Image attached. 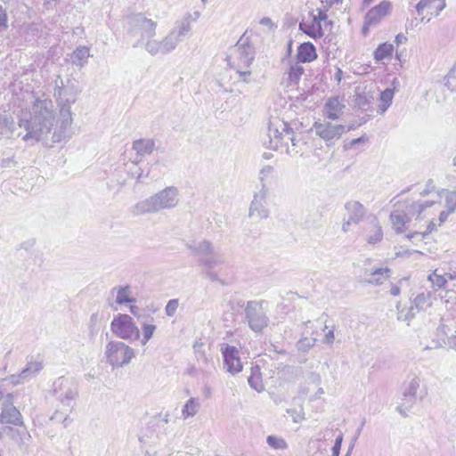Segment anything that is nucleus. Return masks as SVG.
I'll use <instances>...</instances> for the list:
<instances>
[{"mask_svg": "<svg viewBox=\"0 0 456 456\" xmlns=\"http://www.w3.org/2000/svg\"><path fill=\"white\" fill-rule=\"evenodd\" d=\"M27 94L32 107L29 110V117H21L19 125L27 131L22 137L23 141L38 142L46 138L53 128L54 105L52 100L44 94L42 96H36L29 93Z\"/></svg>", "mask_w": 456, "mask_h": 456, "instance_id": "obj_1", "label": "nucleus"}, {"mask_svg": "<svg viewBox=\"0 0 456 456\" xmlns=\"http://www.w3.org/2000/svg\"><path fill=\"white\" fill-rule=\"evenodd\" d=\"M185 247L193 255L205 256L200 260V265L204 268L207 277L211 281H219V274L215 269L226 264L224 255L216 252L213 243L208 240L189 241Z\"/></svg>", "mask_w": 456, "mask_h": 456, "instance_id": "obj_2", "label": "nucleus"}, {"mask_svg": "<svg viewBox=\"0 0 456 456\" xmlns=\"http://www.w3.org/2000/svg\"><path fill=\"white\" fill-rule=\"evenodd\" d=\"M178 196L179 191L177 187H166L145 200L137 202L133 208V213L134 215H146L174 208L179 202Z\"/></svg>", "mask_w": 456, "mask_h": 456, "instance_id": "obj_3", "label": "nucleus"}, {"mask_svg": "<svg viewBox=\"0 0 456 456\" xmlns=\"http://www.w3.org/2000/svg\"><path fill=\"white\" fill-rule=\"evenodd\" d=\"M254 59V47L240 38L233 53L227 57V62L229 67L239 75L241 81L248 83L251 76L250 66Z\"/></svg>", "mask_w": 456, "mask_h": 456, "instance_id": "obj_4", "label": "nucleus"}, {"mask_svg": "<svg viewBox=\"0 0 456 456\" xmlns=\"http://www.w3.org/2000/svg\"><path fill=\"white\" fill-rule=\"evenodd\" d=\"M106 362L113 369L128 365L135 357L133 347L120 340H110L104 349Z\"/></svg>", "mask_w": 456, "mask_h": 456, "instance_id": "obj_5", "label": "nucleus"}, {"mask_svg": "<svg viewBox=\"0 0 456 456\" xmlns=\"http://www.w3.org/2000/svg\"><path fill=\"white\" fill-rule=\"evenodd\" d=\"M53 389L60 405L65 406L67 411H72L78 395L75 381L65 377H60L54 381Z\"/></svg>", "mask_w": 456, "mask_h": 456, "instance_id": "obj_6", "label": "nucleus"}, {"mask_svg": "<svg viewBox=\"0 0 456 456\" xmlns=\"http://www.w3.org/2000/svg\"><path fill=\"white\" fill-rule=\"evenodd\" d=\"M110 330L114 335L123 340L135 341L140 338V330L133 318L125 314H118L110 323Z\"/></svg>", "mask_w": 456, "mask_h": 456, "instance_id": "obj_7", "label": "nucleus"}, {"mask_svg": "<svg viewBox=\"0 0 456 456\" xmlns=\"http://www.w3.org/2000/svg\"><path fill=\"white\" fill-rule=\"evenodd\" d=\"M269 136L272 147L275 150H282L290 146L291 142L296 141V134L284 121L271 123L269 126Z\"/></svg>", "mask_w": 456, "mask_h": 456, "instance_id": "obj_8", "label": "nucleus"}, {"mask_svg": "<svg viewBox=\"0 0 456 456\" xmlns=\"http://www.w3.org/2000/svg\"><path fill=\"white\" fill-rule=\"evenodd\" d=\"M129 34L133 37L140 35L141 40L136 42L134 46H138L143 40L154 37L156 35L157 22L146 18L143 14L138 13L129 19Z\"/></svg>", "mask_w": 456, "mask_h": 456, "instance_id": "obj_9", "label": "nucleus"}, {"mask_svg": "<svg viewBox=\"0 0 456 456\" xmlns=\"http://www.w3.org/2000/svg\"><path fill=\"white\" fill-rule=\"evenodd\" d=\"M327 19V10L317 8L310 12L308 20H303L299 23V30L314 39L322 38L324 36L322 22Z\"/></svg>", "mask_w": 456, "mask_h": 456, "instance_id": "obj_10", "label": "nucleus"}, {"mask_svg": "<svg viewBox=\"0 0 456 456\" xmlns=\"http://www.w3.org/2000/svg\"><path fill=\"white\" fill-rule=\"evenodd\" d=\"M313 129L316 135L325 142L327 146L334 144L346 132V126L334 124L328 120L315 121Z\"/></svg>", "mask_w": 456, "mask_h": 456, "instance_id": "obj_11", "label": "nucleus"}, {"mask_svg": "<svg viewBox=\"0 0 456 456\" xmlns=\"http://www.w3.org/2000/svg\"><path fill=\"white\" fill-rule=\"evenodd\" d=\"M72 112L68 109L59 110L58 119L52 134L53 143L69 141L73 135Z\"/></svg>", "mask_w": 456, "mask_h": 456, "instance_id": "obj_12", "label": "nucleus"}, {"mask_svg": "<svg viewBox=\"0 0 456 456\" xmlns=\"http://www.w3.org/2000/svg\"><path fill=\"white\" fill-rule=\"evenodd\" d=\"M245 314L249 328L255 332H261L269 324V318L260 302H248Z\"/></svg>", "mask_w": 456, "mask_h": 456, "instance_id": "obj_13", "label": "nucleus"}, {"mask_svg": "<svg viewBox=\"0 0 456 456\" xmlns=\"http://www.w3.org/2000/svg\"><path fill=\"white\" fill-rule=\"evenodd\" d=\"M56 86L54 89V97L59 107V110L62 109H68L70 110V107L77 101V94L79 93L77 87L74 83L68 82L64 85L63 80L58 77L55 81Z\"/></svg>", "mask_w": 456, "mask_h": 456, "instance_id": "obj_14", "label": "nucleus"}, {"mask_svg": "<svg viewBox=\"0 0 456 456\" xmlns=\"http://www.w3.org/2000/svg\"><path fill=\"white\" fill-rule=\"evenodd\" d=\"M393 4L388 0H383L376 6L370 8L364 16L362 34L367 36L369 28L378 26L386 17L391 14Z\"/></svg>", "mask_w": 456, "mask_h": 456, "instance_id": "obj_15", "label": "nucleus"}, {"mask_svg": "<svg viewBox=\"0 0 456 456\" xmlns=\"http://www.w3.org/2000/svg\"><path fill=\"white\" fill-rule=\"evenodd\" d=\"M221 353L224 357V368L232 375L240 373L242 369V362L240 357V351L237 347L224 343L221 345Z\"/></svg>", "mask_w": 456, "mask_h": 456, "instance_id": "obj_16", "label": "nucleus"}, {"mask_svg": "<svg viewBox=\"0 0 456 456\" xmlns=\"http://www.w3.org/2000/svg\"><path fill=\"white\" fill-rule=\"evenodd\" d=\"M267 190L262 187L255 192L254 199L249 208V216L256 219H265L269 216V210L266 208Z\"/></svg>", "mask_w": 456, "mask_h": 456, "instance_id": "obj_17", "label": "nucleus"}, {"mask_svg": "<svg viewBox=\"0 0 456 456\" xmlns=\"http://www.w3.org/2000/svg\"><path fill=\"white\" fill-rule=\"evenodd\" d=\"M305 72L302 65L297 61H289L282 78L281 85L287 89H294L297 86L303 74Z\"/></svg>", "mask_w": 456, "mask_h": 456, "instance_id": "obj_18", "label": "nucleus"}, {"mask_svg": "<svg viewBox=\"0 0 456 456\" xmlns=\"http://www.w3.org/2000/svg\"><path fill=\"white\" fill-rule=\"evenodd\" d=\"M12 394H7L5 403L0 414V423L20 426L22 425V417L20 411L12 405Z\"/></svg>", "mask_w": 456, "mask_h": 456, "instance_id": "obj_19", "label": "nucleus"}, {"mask_svg": "<svg viewBox=\"0 0 456 456\" xmlns=\"http://www.w3.org/2000/svg\"><path fill=\"white\" fill-rule=\"evenodd\" d=\"M188 34V24L177 25L164 38V46L167 53L174 51Z\"/></svg>", "mask_w": 456, "mask_h": 456, "instance_id": "obj_20", "label": "nucleus"}, {"mask_svg": "<svg viewBox=\"0 0 456 456\" xmlns=\"http://www.w3.org/2000/svg\"><path fill=\"white\" fill-rule=\"evenodd\" d=\"M369 222L363 226L365 240L369 244H376L383 239V231L378 217L375 215L368 216Z\"/></svg>", "mask_w": 456, "mask_h": 456, "instance_id": "obj_21", "label": "nucleus"}, {"mask_svg": "<svg viewBox=\"0 0 456 456\" xmlns=\"http://www.w3.org/2000/svg\"><path fill=\"white\" fill-rule=\"evenodd\" d=\"M42 369L43 364L41 362H29L27 363L26 368H24L20 374L12 375L1 381H9L12 385L15 386L28 380L36 374H37Z\"/></svg>", "mask_w": 456, "mask_h": 456, "instance_id": "obj_22", "label": "nucleus"}, {"mask_svg": "<svg viewBox=\"0 0 456 456\" xmlns=\"http://www.w3.org/2000/svg\"><path fill=\"white\" fill-rule=\"evenodd\" d=\"M155 149V142L151 139H138L132 144V151L135 152V156L132 159L135 162H141L142 159L151 155Z\"/></svg>", "mask_w": 456, "mask_h": 456, "instance_id": "obj_23", "label": "nucleus"}, {"mask_svg": "<svg viewBox=\"0 0 456 456\" xmlns=\"http://www.w3.org/2000/svg\"><path fill=\"white\" fill-rule=\"evenodd\" d=\"M420 379L416 375L409 376L403 389V401H406L408 405L406 408L411 407L416 401L417 392L420 387Z\"/></svg>", "mask_w": 456, "mask_h": 456, "instance_id": "obj_24", "label": "nucleus"}, {"mask_svg": "<svg viewBox=\"0 0 456 456\" xmlns=\"http://www.w3.org/2000/svg\"><path fill=\"white\" fill-rule=\"evenodd\" d=\"M345 109V104L339 97L329 98L323 107L324 116L331 120H336L340 118Z\"/></svg>", "mask_w": 456, "mask_h": 456, "instance_id": "obj_25", "label": "nucleus"}, {"mask_svg": "<svg viewBox=\"0 0 456 456\" xmlns=\"http://www.w3.org/2000/svg\"><path fill=\"white\" fill-rule=\"evenodd\" d=\"M110 294L115 297V303L118 305L136 302L135 297L133 296L132 287L129 285L115 286L111 289Z\"/></svg>", "mask_w": 456, "mask_h": 456, "instance_id": "obj_26", "label": "nucleus"}, {"mask_svg": "<svg viewBox=\"0 0 456 456\" xmlns=\"http://www.w3.org/2000/svg\"><path fill=\"white\" fill-rule=\"evenodd\" d=\"M345 209L347 212L348 218H350L354 224H359L367 215V208L357 200L346 202Z\"/></svg>", "mask_w": 456, "mask_h": 456, "instance_id": "obj_27", "label": "nucleus"}, {"mask_svg": "<svg viewBox=\"0 0 456 456\" xmlns=\"http://www.w3.org/2000/svg\"><path fill=\"white\" fill-rule=\"evenodd\" d=\"M445 6V0H419L416 5V11L420 15L424 10L428 9L431 15L438 16Z\"/></svg>", "mask_w": 456, "mask_h": 456, "instance_id": "obj_28", "label": "nucleus"}, {"mask_svg": "<svg viewBox=\"0 0 456 456\" xmlns=\"http://www.w3.org/2000/svg\"><path fill=\"white\" fill-rule=\"evenodd\" d=\"M316 58V49L312 43H303L297 47V62H311L314 61Z\"/></svg>", "mask_w": 456, "mask_h": 456, "instance_id": "obj_29", "label": "nucleus"}, {"mask_svg": "<svg viewBox=\"0 0 456 456\" xmlns=\"http://www.w3.org/2000/svg\"><path fill=\"white\" fill-rule=\"evenodd\" d=\"M390 275L391 269L388 267L377 268L370 273L366 282L375 286L381 285L390 277Z\"/></svg>", "mask_w": 456, "mask_h": 456, "instance_id": "obj_30", "label": "nucleus"}, {"mask_svg": "<svg viewBox=\"0 0 456 456\" xmlns=\"http://www.w3.org/2000/svg\"><path fill=\"white\" fill-rule=\"evenodd\" d=\"M374 100L373 93L370 91L360 92L358 89L354 95V105L362 110H368L372 101Z\"/></svg>", "mask_w": 456, "mask_h": 456, "instance_id": "obj_31", "label": "nucleus"}, {"mask_svg": "<svg viewBox=\"0 0 456 456\" xmlns=\"http://www.w3.org/2000/svg\"><path fill=\"white\" fill-rule=\"evenodd\" d=\"M200 409V401L199 398L191 397L186 401L182 409V418L187 419L194 417Z\"/></svg>", "mask_w": 456, "mask_h": 456, "instance_id": "obj_32", "label": "nucleus"}, {"mask_svg": "<svg viewBox=\"0 0 456 456\" xmlns=\"http://www.w3.org/2000/svg\"><path fill=\"white\" fill-rule=\"evenodd\" d=\"M248 382L253 389L257 392H262L265 389V386L262 379V374L259 366H252L251 373L248 379Z\"/></svg>", "mask_w": 456, "mask_h": 456, "instance_id": "obj_33", "label": "nucleus"}, {"mask_svg": "<svg viewBox=\"0 0 456 456\" xmlns=\"http://www.w3.org/2000/svg\"><path fill=\"white\" fill-rule=\"evenodd\" d=\"M390 220L395 232L402 233L404 231L403 227L405 224L409 222V217L405 213L395 210L391 213Z\"/></svg>", "mask_w": 456, "mask_h": 456, "instance_id": "obj_34", "label": "nucleus"}, {"mask_svg": "<svg viewBox=\"0 0 456 456\" xmlns=\"http://www.w3.org/2000/svg\"><path fill=\"white\" fill-rule=\"evenodd\" d=\"M431 297V292L419 293L414 297L411 304L412 305V307L415 308L418 312L426 310L432 305Z\"/></svg>", "mask_w": 456, "mask_h": 456, "instance_id": "obj_35", "label": "nucleus"}, {"mask_svg": "<svg viewBox=\"0 0 456 456\" xmlns=\"http://www.w3.org/2000/svg\"><path fill=\"white\" fill-rule=\"evenodd\" d=\"M145 50L152 56L158 55V54H167L166 48L164 46V41L163 39L159 41L154 39L153 37L149 38L145 42Z\"/></svg>", "mask_w": 456, "mask_h": 456, "instance_id": "obj_36", "label": "nucleus"}, {"mask_svg": "<svg viewBox=\"0 0 456 456\" xmlns=\"http://www.w3.org/2000/svg\"><path fill=\"white\" fill-rule=\"evenodd\" d=\"M435 205L434 201H426V202H412L406 207V215L416 216V218H420L422 213L425 211L427 208Z\"/></svg>", "mask_w": 456, "mask_h": 456, "instance_id": "obj_37", "label": "nucleus"}, {"mask_svg": "<svg viewBox=\"0 0 456 456\" xmlns=\"http://www.w3.org/2000/svg\"><path fill=\"white\" fill-rule=\"evenodd\" d=\"M428 281L431 282L435 290L444 289L447 286L448 277L446 274L438 273L437 269H436L428 274Z\"/></svg>", "mask_w": 456, "mask_h": 456, "instance_id": "obj_38", "label": "nucleus"}, {"mask_svg": "<svg viewBox=\"0 0 456 456\" xmlns=\"http://www.w3.org/2000/svg\"><path fill=\"white\" fill-rule=\"evenodd\" d=\"M90 56V50L86 46L76 48L71 55L72 63L76 66L83 67Z\"/></svg>", "mask_w": 456, "mask_h": 456, "instance_id": "obj_39", "label": "nucleus"}, {"mask_svg": "<svg viewBox=\"0 0 456 456\" xmlns=\"http://www.w3.org/2000/svg\"><path fill=\"white\" fill-rule=\"evenodd\" d=\"M139 163L131 159L130 163L126 164V169L132 178H134L137 183H142L144 178L148 177L149 173L144 175L142 168L138 166Z\"/></svg>", "mask_w": 456, "mask_h": 456, "instance_id": "obj_40", "label": "nucleus"}, {"mask_svg": "<svg viewBox=\"0 0 456 456\" xmlns=\"http://www.w3.org/2000/svg\"><path fill=\"white\" fill-rule=\"evenodd\" d=\"M71 411H67L65 406L58 405L54 413L51 416V419L62 423L64 427H67L71 422V419L69 417Z\"/></svg>", "mask_w": 456, "mask_h": 456, "instance_id": "obj_41", "label": "nucleus"}, {"mask_svg": "<svg viewBox=\"0 0 456 456\" xmlns=\"http://www.w3.org/2000/svg\"><path fill=\"white\" fill-rule=\"evenodd\" d=\"M266 444L276 451H285L289 447L288 443L283 437L274 435H270L266 437Z\"/></svg>", "mask_w": 456, "mask_h": 456, "instance_id": "obj_42", "label": "nucleus"}, {"mask_svg": "<svg viewBox=\"0 0 456 456\" xmlns=\"http://www.w3.org/2000/svg\"><path fill=\"white\" fill-rule=\"evenodd\" d=\"M14 126L12 117L6 111L0 114V133L6 134L12 132Z\"/></svg>", "mask_w": 456, "mask_h": 456, "instance_id": "obj_43", "label": "nucleus"}, {"mask_svg": "<svg viewBox=\"0 0 456 456\" xmlns=\"http://www.w3.org/2000/svg\"><path fill=\"white\" fill-rule=\"evenodd\" d=\"M394 46L391 44L384 43L380 45L374 52V57L377 61H382L390 57L393 53Z\"/></svg>", "mask_w": 456, "mask_h": 456, "instance_id": "obj_44", "label": "nucleus"}, {"mask_svg": "<svg viewBox=\"0 0 456 456\" xmlns=\"http://www.w3.org/2000/svg\"><path fill=\"white\" fill-rule=\"evenodd\" d=\"M394 98V90L393 89H386L380 94V105L379 110L380 113L383 114L388 107L391 105Z\"/></svg>", "mask_w": 456, "mask_h": 456, "instance_id": "obj_45", "label": "nucleus"}, {"mask_svg": "<svg viewBox=\"0 0 456 456\" xmlns=\"http://www.w3.org/2000/svg\"><path fill=\"white\" fill-rule=\"evenodd\" d=\"M401 304L397 303L396 308L398 310L397 319L402 322H409L418 313V311L412 307V305L411 304V306L409 308H403L400 309Z\"/></svg>", "mask_w": 456, "mask_h": 456, "instance_id": "obj_46", "label": "nucleus"}, {"mask_svg": "<svg viewBox=\"0 0 456 456\" xmlns=\"http://www.w3.org/2000/svg\"><path fill=\"white\" fill-rule=\"evenodd\" d=\"M304 145L305 142H303L301 136L296 134V141L291 142L290 146L288 147L287 153L290 156L302 154Z\"/></svg>", "mask_w": 456, "mask_h": 456, "instance_id": "obj_47", "label": "nucleus"}, {"mask_svg": "<svg viewBox=\"0 0 456 456\" xmlns=\"http://www.w3.org/2000/svg\"><path fill=\"white\" fill-rule=\"evenodd\" d=\"M157 327L151 323H144L142 326V338L141 339V344L145 346L148 341L153 337V334L156 330Z\"/></svg>", "mask_w": 456, "mask_h": 456, "instance_id": "obj_48", "label": "nucleus"}, {"mask_svg": "<svg viewBox=\"0 0 456 456\" xmlns=\"http://www.w3.org/2000/svg\"><path fill=\"white\" fill-rule=\"evenodd\" d=\"M444 85L451 91L456 93V67L452 68L444 77Z\"/></svg>", "mask_w": 456, "mask_h": 456, "instance_id": "obj_49", "label": "nucleus"}, {"mask_svg": "<svg viewBox=\"0 0 456 456\" xmlns=\"http://www.w3.org/2000/svg\"><path fill=\"white\" fill-rule=\"evenodd\" d=\"M315 342H316L315 338H301L299 341H297V348L299 351L307 352L311 347H313L314 346Z\"/></svg>", "mask_w": 456, "mask_h": 456, "instance_id": "obj_50", "label": "nucleus"}, {"mask_svg": "<svg viewBox=\"0 0 456 456\" xmlns=\"http://www.w3.org/2000/svg\"><path fill=\"white\" fill-rule=\"evenodd\" d=\"M286 412L290 415L295 423H300L305 419V412L302 407L299 409H287Z\"/></svg>", "mask_w": 456, "mask_h": 456, "instance_id": "obj_51", "label": "nucleus"}, {"mask_svg": "<svg viewBox=\"0 0 456 456\" xmlns=\"http://www.w3.org/2000/svg\"><path fill=\"white\" fill-rule=\"evenodd\" d=\"M178 305H179L178 299L169 300L165 308L166 314L169 317L174 316L178 308Z\"/></svg>", "mask_w": 456, "mask_h": 456, "instance_id": "obj_52", "label": "nucleus"}, {"mask_svg": "<svg viewBox=\"0 0 456 456\" xmlns=\"http://www.w3.org/2000/svg\"><path fill=\"white\" fill-rule=\"evenodd\" d=\"M204 343L201 341V339H198L193 343V350L195 354L197 355V358H202L204 361H207V357L205 355V353L203 351Z\"/></svg>", "mask_w": 456, "mask_h": 456, "instance_id": "obj_53", "label": "nucleus"}, {"mask_svg": "<svg viewBox=\"0 0 456 456\" xmlns=\"http://www.w3.org/2000/svg\"><path fill=\"white\" fill-rule=\"evenodd\" d=\"M446 207L449 212L456 210V192H448L446 195Z\"/></svg>", "mask_w": 456, "mask_h": 456, "instance_id": "obj_54", "label": "nucleus"}, {"mask_svg": "<svg viewBox=\"0 0 456 456\" xmlns=\"http://www.w3.org/2000/svg\"><path fill=\"white\" fill-rule=\"evenodd\" d=\"M342 441H343V436L342 435L338 436L336 438L335 444H334V445L332 447V456H338L339 455Z\"/></svg>", "mask_w": 456, "mask_h": 456, "instance_id": "obj_55", "label": "nucleus"}, {"mask_svg": "<svg viewBox=\"0 0 456 456\" xmlns=\"http://www.w3.org/2000/svg\"><path fill=\"white\" fill-rule=\"evenodd\" d=\"M273 172V167L272 166H265L260 170V179L264 181Z\"/></svg>", "mask_w": 456, "mask_h": 456, "instance_id": "obj_56", "label": "nucleus"}, {"mask_svg": "<svg viewBox=\"0 0 456 456\" xmlns=\"http://www.w3.org/2000/svg\"><path fill=\"white\" fill-rule=\"evenodd\" d=\"M334 339H335V336H334V329L329 330L326 334H325V337L322 340V342L326 345H332L333 342H334Z\"/></svg>", "mask_w": 456, "mask_h": 456, "instance_id": "obj_57", "label": "nucleus"}, {"mask_svg": "<svg viewBox=\"0 0 456 456\" xmlns=\"http://www.w3.org/2000/svg\"><path fill=\"white\" fill-rule=\"evenodd\" d=\"M0 26L6 28L7 27V14L6 12L0 5Z\"/></svg>", "mask_w": 456, "mask_h": 456, "instance_id": "obj_58", "label": "nucleus"}, {"mask_svg": "<svg viewBox=\"0 0 456 456\" xmlns=\"http://www.w3.org/2000/svg\"><path fill=\"white\" fill-rule=\"evenodd\" d=\"M193 21V16L191 13H187L178 25L188 24V32L191 30V22Z\"/></svg>", "mask_w": 456, "mask_h": 456, "instance_id": "obj_59", "label": "nucleus"}, {"mask_svg": "<svg viewBox=\"0 0 456 456\" xmlns=\"http://www.w3.org/2000/svg\"><path fill=\"white\" fill-rule=\"evenodd\" d=\"M426 187L427 188L423 191L420 192V195L425 196V195L428 194L429 192H431L435 189L433 181L428 180L426 184Z\"/></svg>", "mask_w": 456, "mask_h": 456, "instance_id": "obj_60", "label": "nucleus"}, {"mask_svg": "<svg viewBox=\"0 0 456 456\" xmlns=\"http://www.w3.org/2000/svg\"><path fill=\"white\" fill-rule=\"evenodd\" d=\"M98 322H99V314L98 313L92 314V315L90 317L91 326L95 328L98 325Z\"/></svg>", "mask_w": 456, "mask_h": 456, "instance_id": "obj_61", "label": "nucleus"}, {"mask_svg": "<svg viewBox=\"0 0 456 456\" xmlns=\"http://www.w3.org/2000/svg\"><path fill=\"white\" fill-rule=\"evenodd\" d=\"M401 293V289H400V287L395 285V284H391V288H390V294L392 296H399Z\"/></svg>", "mask_w": 456, "mask_h": 456, "instance_id": "obj_62", "label": "nucleus"}, {"mask_svg": "<svg viewBox=\"0 0 456 456\" xmlns=\"http://www.w3.org/2000/svg\"><path fill=\"white\" fill-rule=\"evenodd\" d=\"M449 280H456V265L450 268V272L446 273Z\"/></svg>", "mask_w": 456, "mask_h": 456, "instance_id": "obj_63", "label": "nucleus"}, {"mask_svg": "<svg viewBox=\"0 0 456 456\" xmlns=\"http://www.w3.org/2000/svg\"><path fill=\"white\" fill-rule=\"evenodd\" d=\"M448 346L456 350V335L455 336H452L448 338Z\"/></svg>", "mask_w": 456, "mask_h": 456, "instance_id": "obj_64", "label": "nucleus"}]
</instances>
